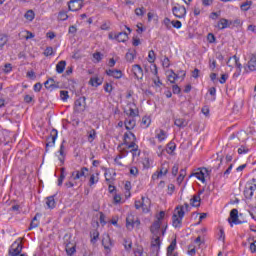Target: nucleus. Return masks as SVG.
Returning <instances> with one entry per match:
<instances>
[{"mask_svg": "<svg viewBox=\"0 0 256 256\" xmlns=\"http://www.w3.org/2000/svg\"><path fill=\"white\" fill-rule=\"evenodd\" d=\"M185 207L183 205H178L175 208V212L172 216V225L175 229H179L183 224V218L185 217Z\"/></svg>", "mask_w": 256, "mask_h": 256, "instance_id": "f257e3e1", "label": "nucleus"}, {"mask_svg": "<svg viewBox=\"0 0 256 256\" xmlns=\"http://www.w3.org/2000/svg\"><path fill=\"white\" fill-rule=\"evenodd\" d=\"M59 132L57 129L53 128L50 132V135L46 138V152L49 151V147H55V141H57V136Z\"/></svg>", "mask_w": 256, "mask_h": 256, "instance_id": "f03ea898", "label": "nucleus"}, {"mask_svg": "<svg viewBox=\"0 0 256 256\" xmlns=\"http://www.w3.org/2000/svg\"><path fill=\"white\" fill-rule=\"evenodd\" d=\"M23 251V243L19 240H16L9 249V256H19Z\"/></svg>", "mask_w": 256, "mask_h": 256, "instance_id": "7ed1b4c3", "label": "nucleus"}, {"mask_svg": "<svg viewBox=\"0 0 256 256\" xmlns=\"http://www.w3.org/2000/svg\"><path fill=\"white\" fill-rule=\"evenodd\" d=\"M87 98L85 96L78 98L74 103V111L76 113H83L87 107Z\"/></svg>", "mask_w": 256, "mask_h": 256, "instance_id": "20e7f679", "label": "nucleus"}, {"mask_svg": "<svg viewBox=\"0 0 256 256\" xmlns=\"http://www.w3.org/2000/svg\"><path fill=\"white\" fill-rule=\"evenodd\" d=\"M151 249L152 253H156V256H159V251L161 249V235H153Z\"/></svg>", "mask_w": 256, "mask_h": 256, "instance_id": "39448f33", "label": "nucleus"}, {"mask_svg": "<svg viewBox=\"0 0 256 256\" xmlns=\"http://www.w3.org/2000/svg\"><path fill=\"white\" fill-rule=\"evenodd\" d=\"M172 13L178 19H183V17L187 15V9L185 8V6L175 4V6L172 8Z\"/></svg>", "mask_w": 256, "mask_h": 256, "instance_id": "423d86ee", "label": "nucleus"}, {"mask_svg": "<svg viewBox=\"0 0 256 256\" xmlns=\"http://www.w3.org/2000/svg\"><path fill=\"white\" fill-rule=\"evenodd\" d=\"M88 173L89 168L82 167L80 170L73 171L71 173L70 179H73V181H77V179H81V177H87Z\"/></svg>", "mask_w": 256, "mask_h": 256, "instance_id": "0eeeda50", "label": "nucleus"}, {"mask_svg": "<svg viewBox=\"0 0 256 256\" xmlns=\"http://www.w3.org/2000/svg\"><path fill=\"white\" fill-rule=\"evenodd\" d=\"M228 222L230 223L231 227H233L232 223H234V225H241V223H243V221L239 220V210L234 208L230 211Z\"/></svg>", "mask_w": 256, "mask_h": 256, "instance_id": "6e6552de", "label": "nucleus"}, {"mask_svg": "<svg viewBox=\"0 0 256 256\" xmlns=\"http://www.w3.org/2000/svg\"><path fill=\"white\" fill-rule=\"evenodd\" d=\"M211 171H209L207 168H199L197 172L192 173L190 177H196L199 181L202 183H205V177L206 175H209Z\"/></svg>", "mask_w": 256, "mask_h": 256, "instance_id": "1a4fd4ad", "label": "nucleus"}, {"mask_svg": "<svg viewBox=\"0 0 256 256\" xmlns=\"http://www.w3.org/2000/svg\"><path fill=\"white\" fill-rule=\"evenodd\" d=\"M69 11H79L83 9V0H70L68 3Z\"/></svg>", "mask_w": 256, "mask_h": 256, "instance_id": "9d476101", "label": "nucleus"}, {"mask_svg": "<svg viewBox=\"0 0 256 256\" xmlns=\"http://www.w3.org/2000/svg\"><path fill=\"white\" fill-rule=\"evenodd\" d=\"M132 73L135 79H143V68L139 64H134L132 66Z\"/></svg>", "mask_w": 256, "mask_h": 256, "instance_id": "9b49d317", "label": "nucleus"}, {"mask_svg": "<svg viewBox=\"0 0 256 256\" xmlns=\"http://www.w3.org/2000/svg\"><path fill=\"white\" fill-rule=\"evenodd\" d=\"M58 153H59L58 159H59L60 163L62 165H64L65 157H67V153L65 152V140L62 141Z\"/></svg>", "mask_w": 256, "mask_h": 256, "instance_id": "f8f14e48", "label": "nucleus"}, {"mask_svg": "<svg viewBox=\"0 0 256 256\" xmlns=\"http://www.w3.org/2000/svg\"><path fill=\"white\" fill-rule=\"evenodd\" d=\"M150 232L152 235H161V222L159 220L153 222L150 226Z\"/></svg>", "mask_w": 256, "mask_h": 256, "instance_id": "ddd939ff", "label": "nucleus"}, {"mask_svg": "<svg viewBox=\"0 0 256 256\" xmlns=\"http://www.w3.org/2000/svg\"><path fill=\"white\" fill-rule=\"evenodd\" d=\"M137 141V137L131 131H128L124 134V143L121 145H129L130 142Z\"/></svg>", "mask_w": 256, "mask_h": 256, "instance_id": "4468645a", "label": "nucleus"}, {"mask_svg": "<svg viewBox=\"0 0 256 256\" xmlns=\"http://www.w3.org/2000/svg\"><path fill=\"white\" fill-rule=\"evenodd\" d=\"M124 125L127 131H131L132 129H135L137 125V120L135 118H126L124 121Z\"/></svg>", "mask_w": 256, "mask_h": 256, "instance_id": "2eb2a0df", "label": "nucleus"}, {"mask_svg": "<svg viewBox=\"0 0 256 256\" xmlns=\"http://www.w3.org/2000/svg\"><path fill=\"white\" fill-rule=\"evenodd\" d=\"M56 197H57V194L48 196L46 198V205H47L48 209H55V207L57 205V202L55 201Z\"/></svg>", "mask_w": 256, "mask_h": 256, "instance_id": "dca6fc26", "label": "nucleus"}, {"mask_svg": "<svg viewBox=\"0 0 256 256\" xmlns=\"http://www.w3.org/2000/svg\"><path fill=\"white\" fill-rule=\"evenodd\" d=\"M114 39H116L118 43H125V41L129 39V35L127 32H120L114 35Z\"/></svg>", "mask_w": 256, "mask_h": 256, "instance_id": "f3484780", "label": "nucleus"}, {"mask_svg": "<svg viewBox=\"0 0 256 256\" xmlns=\"http://www.w3.org/2000/svg\"><path fill=\"white\" fill-rule=\"evenodd\" d=\"M142 211L143 213H149V207H151V200L142 196Z\"/></svg>", "mask_w": 256, "mask_h": 256, "instance_id": "a211bd4d", "label": "nucleus"}, {"mask_svg": "<svg viewBox=\"0 0 256 256\" xmlns=\"http://www.w3.org/2000/svg\"><path fill=\"white\" fill-rule=\"evenodd\" d=\"M102 245L104 249H106V251L110 250L111 247H113V242L111 241V237H109V235H106L105 237H103Z\"/></svg>", "mask_w": 256, "mask_h": 256, "instance_id": "6ab92c4d", "label": "nucleus"}, {"mask_svg": "<svg viewBox=\"0 0 256 256\" xmlns=\"http://www.w3.org/2000/svg\"><path fill=\"white\" fill-rule=\"evenodd\" d=\"M126 227L127 229H133L135 227V216L129 214L126 218Z\"/></svg>", "mask_w": 256, "mask_h": 256, "instance_id": "aec40b11", "label": "nucleus"}, {"mask_svg": "<svg viewBox=\"0 0 256 256\" xmlns=\"http://www.w3.org/2000/svg\"><path fill=\"white\" fill-rule=\"evenodd\" d=\"M217 27L221 30L227 29V27H231V22L229 20L222 18L218 21Z\"/></svg>", "mask_w": 256, "mask_h": 256, "instance_id": "412c9836", "label": "nucleus"}, {"mask_svg": "<svg viewBox=\"0 0 256 256\" xmlns=\"http://www.w3.org/2000/svg\"><path fill=\"white\" fill-rule=\"evenodd\" d=\"M190 205L192 207H201V197L199 195H194L190 199Z\"/></svg>", "mask_w": 256, "mask_h": 256, "instance_id": "4be33fe9", "label": "nucleus"}, {"mask_svg": "<svg viewBox=\"0 0 256 256\" xmlns=\"http://www.w3.org/2000/svg\"><path fill=\"white\" fill-rule=\"evenodd\" d=\"M174 124L176 125V127L183 129V128L187 127L188 122H187V120H185V118H177V119H175Z\"/></svg>", "mask_w": 256, "mask_h": 256, "instance_id": "5701e85b", "label": "nucleus"}, {"mask_svg": "<svg viewBox=\"0 0 256 256\" xmlns=\"http://www.w3.org/2000/svg\"><path fill=\"white\" fill-rule=\"evenodd\" d=\"M124 113H126V115L128 116V118H133L135 119V117H139V110L138 109H133V108H129L128 111H124Z\"/></svg>", "mask_w": 256, "mask_h": 256, "instance_id": "b1692460", "label": "nucleus"}, {"mask_svg": "<svg viewBox=\"0 0 256 256\" xmlns=\"http://www.w3.org/2000/svg\"><path fill=\"white\" fill-rule=\"evenodd\" d=\"M44 87L46 89H50L51 91H53V89H57V86L55 85V80L52 78H49L45 83H44Z\"/></svg>", "mask_w": 256, "mask_h": 256, "instance_id": "393cba45", "label": "nucleus"}, {"mask_svg": "<svg viewBox=\"0 0 256 256\" xmlns=\"http://www.w3.org/2000/svg\"><path fill=\"white\" fill-rule=\"evenodd\" d=\"M175 247H177V239L172 240L170 245L167 248V256L173 255V252L175 251Z\"/></svg>", "mask_w": 256, "mask_h": 256, "instance_id": "a878e982", "label": "nucleus"}, {"mask_svg": "<svg viewBox=\"0 0 256 256\" xmlns=\"http://www.w3.org/2000/svg\"><path fill=\"white\" fill-rule=\"evenodd\" d=\"M65 67H67V62L65 60H61L60 62H58V64L56 65L57 73H63V71H65Z\"/></svg>", "mask_w": 256, "mask_h": 256, "instance_id": "bb28decb", "label": "nucleus"}, {"mask_svg": "<svg viewBox=\"0 0 256 256\" xmlns=\"http://www.w3.org/2000/svg\"><path fill=\"white\" fill-rule=\"evenodd\" d=\"M90 237H91V243L92 245H95V243H97V241H99V231L97 230H93L90 232Z\"/></svg>", "mask_w": 256, "mask_h": 256, "instance_id": "cd10ccee", "label": "nucleus"}, {"mask_svg": "<svg viewBox=\"0 0 256 256\" xmlns=\"http://www.w3.org/2000/svg\"><path fill=\"white\" fill-rule=\"evenodd\" d=\"M136 53L137 52L135 50L127 52L125 55L126 61H128V63H133V61H135Z\"/></svg>", "mask_w": 256, "mask_h": 256, "instance_id": "c85d7f7f", "label": "nucleus"}, {"mask_svg": "<svg viewBox=\"0 0 256 256\" xmlns=\"http://www.w3.org/2000/svg\"><path fill=\"white\" fill-rule=\"evenodd\" d=\"M95 183H99V173L91 174L90 179H89V187H93Z\"/></svg>", "mask_w": 256, "mask_h": 256, "instance_id": "c756f323", "label": "nucleus"}, {"mask_svg": "<svg viewBox=\"0 0 256 256\" xmlns=\"http://www.w3.org/2000/svg\"><path fill=\"white\" fill-rule=\"evenodd\" d=\"M177 148V145L174 142H170L167 144L166 151L169 155L173 154V151Z\"/></svg>", "mask_w": 256, "mask_h": 256, "instance_id": "7c9ffc66", "label": "nucleus"}, {"mask_svg": "<svg viewBox=\"0 0 256 256\" xmlns=\"http://www.w3.org/2000/svg\"><path fill=\"white\" fill-rule=\"evenodd\" d=\"M251 5H253L252 1H246L240 5V9L242 11H249V9H251Z\"/></svg>", "mask_w": 256, "mask_h": 256, "instance_id": "2f4dec72", "label": "nucleus"}, {"mask_svg": "<svg viewBox=\"0 0 256 256\" xmlns=\"http://www.w3.org/2000/svg\"><path fill=\"white\" fill-rule=\"evenodd\" d=\"M24 17L27 19V21H33V19H35V12L33 10H28Z\"/></svg>", "mask_w": 256, "mask_h": 256, "instance_id": "473e14b6", "label": "nucleus"}, {"mask_svg": "<svg viewBox=\"0 0 256 256\" xmlns=\"http://www.w3.org/2000/svg\"><path fill=\"white\" fill-rule=\"evenodd\" d=\"M186 175H187V171L185 169H181L180 174L177 177V183H179V184L183 183V179H185Z\"/></svg>", "mask_w": 256, "mask_h": 256, "instance_id": "72a5a7b5", "label": "nucleus"}, {"mask_svg": "<svg viewBox=\"0 0 256 256\" xmlns=\"http://www.w3.org/2000/svg\"><path fill=\"white\" fill-rule=\"evenodd\" d=\"M170 75H168V81H170V83L175 84V81H177V79H179V75L175 74V72L173 70H171Z\"/></svg>", "mask_w": 256, "mask_h": 256, "instance_id": "f704fd0d", "label": "nucleus"}, {"mask_svg": "<svg viewBox=\"0 0 256 256\" xmlns=\"http://www.w3.org/2000/svg\"><path fill=\"white\" fill-rule=\"evenodd\" d=\"M101 83H103L101 81V79L94 77L90 79V85H92V87H99V85H101Z\"/></svg>", "mask_w": 256, "mask_h": 256, "instance_id": "c9c22d12", "label": "nucleus"}, {"mask_svg": "<svg viewBox=\"0 0 256 256\" xmlns=\"http://www.w3.org/2000/svg\"><path fill=\"white\" fill-rule=\"evenodd\" d=\"M43 55L45 57H51L52 55H55V52L53 51V47L51 46L46 47V49L43 52Z\"/></svg>", "mask_w": 256, "mask_h": 256, "instance_id": "e433bc0d", "label": "nucleus"}, {"mask_svg": "<svg viewBox=\"0 0 256 256\" xmlns=\"http://www.w3.org/2000/svg\"><path fill=\"white\" fill-rule=\"evenodd\" d=\"M137 141H133L129 142V144L127 145V149H131V151H139V146L136 143Z\"/></svg>", "mask_w": 256, "mask_h": 256, "instance_id": "4c0bfd02", "label": "nucleus"}, {"mask_svg": "<svg viewBox=\"0 0 256 256\" xmlns=\"http://www.w3.org/2000/svg\"><path fill=\"white\" fill-rule=\"evenodd\" d=\"M249 71H255L256 69V62L253 60V56L251 57L250 61L247 64Z\"/></svg>", "mask_w": 256, "mask_h": 256, "instance_id": "58836bf2", "label": "nucleus"}, {"mask_svg": "<svg viewBox=\"0 0 256 256\" xmlns=\"http://www.w3.org/2000/svg\"><path fill=\"white\" fill-rule=\"evenodd\" d=\"M67 19H69V16L67 15V12L65 11H61L58 14V20L59 21H67Z\"/></svg>", "mask_w": 256, "mask_h": 256, "instance_id": "ea45409f", "label": "nucleus"}, {"mask_svg": "<svg viewBox=\"0 0 256 256\" xmlns=\"http://www.w3.org/2000/svg\"><path fill=\"white\" fill-rule=\"evenodd\" d=\"M60 97H61L62 101H67V99H69V91L61 90Z\"/></svg>", "mask_w": 256, "mask_h": 256, "instance_id": "a19ab883", "label": "nucleus"}, {"mask_svg": "<svg viewBox=\"0 0 256 256\" xmlns=\"http://www.w3.org/2000/svg\"><path fill=\"white\" fill-rule=\"evenodd\" d=\"M155 59H156V57H155V51L150 50V51L148 52V61H149L150 63H155Z\"/></svg>", "mask_w": 256, "mask_h": 256, "instance_id": "79ce46f5", "label": "nucleus"}, {"mask_svg": "<svg viewBox=\"0 0 256 256\" xmlns=\"http://www.w3.org/2000/svg\"><path fill=\"white\" fill-rule=\"evenodd\" d=\"M112 77H114V79H121V77H123V72L121 70L115 69Z\"/></svg>", "mask_w": 256, "mask_h": 256, "instance_id": "37998d69", "label": "nucleus"}, {"mask_svg": "<svg viewBox=\"0 0 256 256\" xmlns=\"http://www.w3.org/2000/svg\"><path fill=\"white\" fill-rule=\"evenodd\" d=\"M244 196L246 199H252L253 198V191L249 190V188L244 189Z\"/></svg>", "mask_w": 256, "mask_h": 256, "instance_id": "c03bdc74", "label": "nucleus"}, {"mask_svg": "<svg viewBox=\"0 0 256 256\" xmlns=\"http://www.w3.org/2000/svg\"><path fill=\"white\" fill-rule=\"evenodd\" d=\"M207 41H208V43H216L217 38L215 37V34H213V33H208V35H207Z\"/></svg>", "mask_w": 256, "mask_h": 256, "instance_id": "a18cd8bd", "label": "nucleus"}, {"mask_svg": "<svg viewBox=\"0 0 256 256\" xmlns=\"http://www.w3.org/2000/svg\"><path fill=\"white\" fill-rule=\"evenodd\" d=\"M135 13L138 17H143L145 15V8L144 7L136 8Z\"/></svg>", "mask_w": 256, "mask_h": 256, "instance_id": "49530a36", "label": "nucleus"}, {"mask_svg": "<svg viewBox=\"0 0 256 256\" xmlns=\"http://www.w3.org/2000/svg\"><path fill=\"white\" fill-rule=\"evenodd\" d=\"M171 25L175 28V29H181V27H183V24L181 23V21L179 20H173L171 22Z\"/></svg>", "mask_w": 256, "mask_h": 256, "instance_id": "de8ad7c7", "label": "nucleus"}, {"mask_svg": "<svg viewBox=\"0 0 256 256\" xmlns=\"http://www.w3.org/2000/svg\"><path fill=\"white\" fill-rule=\"evenodd\" d=\"M64 186L66 187V189H71L75 187V183H73V178L70 177L69 180L65 182Z\"/></svg>", "mask_w": 256, "mask_h": 256, "instance_id": "09e8293b", "label": "nucleus"}, {"mask_svg": "<svg viewBox=\"0 0 256 256\" xmlns=\"http://www.w3.org/2000/svg\"><path fill=\"white\" fill-rule=\"evenodd\" d=\"M100 29H101L102 31H109V29H111V22H104V23L101 25Z\"/></svg>", "mask_w": 256, "mask_h": 256, "instance_id": "8fccbe9b", "label": "nucleus"}, {"mask_svg": "<svg viewBox=\"0 0 256 256\" xmlns=\"http://www.w3.org/2000/svg\"><path fill=\"white\" fill-rule=\"evenodd\" d=\"M142 125H145V127H149V125H151V118L144 116L142 118Z\"/></svg>", "mask_w": 256, "mask_h": 256, "instance_id": "3c124183", "label": "nucleus"}, {"mask_svg": "<svg viewBox=\"0 0 256 256\" xmlns=\"http://www.w3.org/2000/svg\"><path fill=\"white\" fill-rule=\"evenodd\" d=\"M11 71H13V66L11 65V63L5 64L4 69H3V72L6 73V74H8V73H10Z\"/></svg>", "mask_w": 256, "mask_h": 256, "instance_id": "603ef678", "label": "nucleus"}, {"mask_svg": "<svg viewBox=\"0 0 256 256\" xmlns=\"http://www.w3.org/2000/svg\"><path fill=\"white\" fill-rule=\"evenodd\" d=\"M161 177H163V171H156V172L152 175L153 181H156V179H161Z\"/></svg>", "mask_w": 256, "mask_h": 256, "instance_id": "864d4df0", "label": "nucleus"}, {"mask_svg": "<svg viewBox=\"0 0 256 256\" xmlns=\"http://www.w3.org/2000/svg\"><path fill=\"white\" fill-rule=\"evenodd\" d=\"M134 255L135 256H147V253L143 252V249L137 248L134 250Z\"/></svg>", "mask_w": 256, "mask_h": 256, "instance_id": "5fc2aeb1", "label": "nucleus"}, {"mask_svg": "<svg viewBox=\"0 0 256 256\" xmlns=\"http://www.w3.org/2000/svg\"><path fill=\"white\" fill-rule=\"evenodd\" d=\"M7 37L5 35H0V47H5L7 45Z\"/></svg>", "mask_w": 256, "mask_h": 256, "instance_id": "6e6d98bb", "label": "nucleus"}, {"mask_svg": "<svg viewBox=\"0 0 256 256\" xmlns=\"http://www.w3.org/2000/svg\"><path fill=\"white\" fill-rule=\"evenodd\" d=\"M104 91L106 93H111L113 91V85L106 82L105 85H104Z\"/></svg>", "mask_w": 256, "mask_h": 256, "instance_id": "4d7b16f0", "label": "nucleus"}, {"mask_svg": "<svg viewBox=\"0 0 256 256\" xmlns=\"http://www.w3.org/2000/svg\"><path fill=\"white\" fill-rule=\"evenodd\" d=\"M93 58L97 61V63H99L101 59H103V54H101V52H96L93 54Z\"/></svg>", "mask_w": 256, "mask_h": 256, "instance_id": "13d9d810", "label": "nucleus"}, {"mask_svg": "<svg viewBox=\"0 0 256 256\" xmlns=\"http://www.w3.org/2000/svg\"><path fill=\"white\" fill-rule=\"evenodd\" d=\"M95 137H97V132H95V130L92 129V130L89 132L88 139H89L90 141H94Z\"/></svg>", "mask_w": 256, "mask_h": 256, "instance_id": "bf43d9fd", "label": "nucleus"}, {"mask_svg": "<svg viewBox=\"0 0 256 256\" xmlns=\"http://www.w3.org/2000/svg\"><path fill=\"white\" fill-rule=\"evenodd\" d=\"M124 247L126 251H131V248L133 247V243L128 242L127 239H124Z\"/></svg>", "mask_w": 256, "mask_h": 256, "instance_id": "052dcab7", "label": "nucleus"}, {"mask_svg": "<svg viewBox=\"0 0 256 256\" xmlns=\"http://www.w3.org/2000/svg\"><path fill=\"white\" fill-rule=\"evenodd\" d=\"M171 19L169 18H164L163 24L165 25L166 29H171Z\"/></svg>", "mask_w": 256, "mask_h": 256, "instance_id": "680f3d73", "label": "nucleus"}, {"mask_svg": "<svg viewBox=\"0 0 256 256\" xmlns=\"http://www.w3.org/2000/svg\"><path fill=\"white\" fill-rule=\"evenodd\" d=\"M172 92L174 93V95H179V93H181V88L178 85H173Z\"/></svg>", "mask_w": 256, "mask_h": 256, "instance_id": "e2e57ef3", "label": "nucleus"}, {"mask_svg": "<svg viewBox=\"0 0 256 256\" xmlns=\"http://www.w3.org/2000/svg\"><path fill=\"white\" fill-rule=\"evenodd\" d=\"M177 173H179V164H175L173 167H172V175L174 177H177Z\"/></svg>", "mask_w": 256, "mask_h": 256, "instance_id": "0e129e2a", "label": "nucleus"}, {"mask_svg": "<svg viewBox=\"0 0 256 256\" xmlns=\"http://www.w3.org/2000/svg\"><path fill=\"white\" fill-rule=\"evenodd\" d=\"M66 253L69 256L73 255V253H75V247L74 246H72V247L66 246Z\"/></svg>", "mask_w": 256, "mask_h": 256, "instance_id": "69168bd1", "label": "nucleus"}, {"mask_svg": "<svg viewBox=\"0 0 256 256\" xmlns=\"http://www.w3.org/2000/svg\"><path fill=\"white\" fill-rule=\"evenodd\" d=\"M130 175L137 177V175H139V169H137V167L130 168Z\"/></svg>", "mask_w": 256, "mask_h": 256, "instance_id": "338daca9", "label": "nucleus"}, {"mask_svg": "<svg viewBox=\"0 0 256 256\" xmlns=\"http://www.w3.org/2000/svg\"><path fill=\"white\" fill-rule=\"evenodd\" d=\"M157 138L159 139V141H165V131L160 130V133L157 134Z\"/></svg>", "mask_w": 256, "mask_h": 256, "instance_id": "774afa93", "label": "nucleus"}]
</instances>
